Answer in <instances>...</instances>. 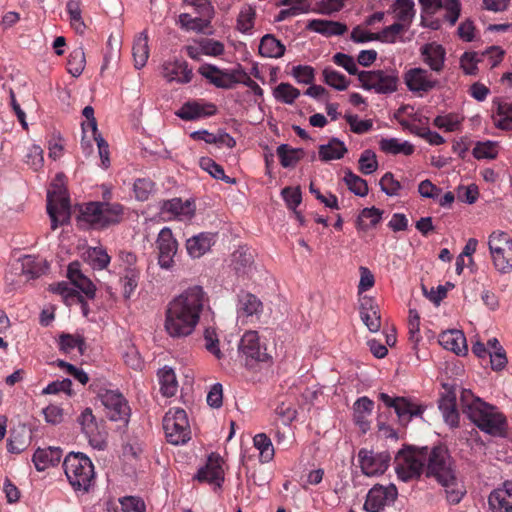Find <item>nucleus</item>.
Listing matches in <instances>:
<instances>
[{
  "mask_svg": "<svg viewBox=\"0 0 512 512\" xmlns=\"http://www.w3.org/2000/svg\"><path fill=\"white\" fill-rule=\"evenodd\" d=\"M209 304L202 286L193 285L174 297L165 311L164 328L172 338L190 336L197 327L201 313Z\"/></svg>",
  "mask_w": 512,
  "mask_h": 512,
  "instance_id": "nucleus-1",
  "label": "nucleus"
},
{
  "mask_svg": "<svg viewBox=\"0 0 512 512\" xmlns=\"http://www.w3.org/2000/svg\"><path fill=\"white\" fill-rule=\"evenodd\" d=\"M427 476L433 477L443 487L446 500L458 504L466 494L462 480L457 476L455 466L448 450L443 446L427 448Z\"/></svg>",
  "mask_w": 512,
  "mask_h": 512,
  "instance_id": "nucleus-2",
  "label": "nucleus"
},
{
  "mask_svg": "<svg viewBox=\"0 0 512 512\" xmlns=\"http://www.w3.org/2000/svg\"><path fill=\"white\" fill-rule=\"evenodd\" d=\"M463 413L483 432L492 436L505 434L507 422L499 410L479 397H475L469 390L461 393Z\"/></svg>",
  "mask_w": 512,
  "mask_h": 512,
  "instance_id": "nucleus-3",
  "label": "nucleus"
},
{
  "mask_svg": "<svg viewBox=\"0 0 512 512\" xmlns=\"http://www.w3.org/2000/svg\"><path fill=\"white\" fill-rule=\"evenodd\" d=\"M102 202H89L81 210L79 221L89 223L95 228H104L110 224L118 223L123 214V207L118 203H109L111 191L103 187Z\"/></svg>",
  "mask_w": 512,
  "mask_h": 512,
  "instance_id": "nucleus-4",
  "label": "nucleus"
},
{
  "mask_svg": "<svg viewBox=\"0 0 512 512\" xmlns=\"http://www.w3.org/2000/svg\"><path fill=\"white\" fill-rule=\"evenodd\" d=\"M63 468L69 483L76 490L88 491L95 472L91 460L83 453H69L64 461Z\"/></svg>",
  "mask_w": 512,
  "mask_h": 512,
  "instance_id": "nucleus-5",
  "label": "nucleus"
},
{
  "mask_svg": "<svg viewBox=\"0 0 512 512\" xmlns=\"http://www.w3.org/2000/svg\"><path fill=\"white\" fill-rule=\"evenodd\" d=\"M427 447L403 448L395 456V471L397 477L403 482L418 479L425 467Z\"/></svg>",
  "mask_w": 512,
  "mask_h": 512,
  "instance_id": "nucleus-6",
  "label": "nucleus"
},
{
  "mask_svg": "<svg viewBox=\"0 0 512 512\" xmlns=\"http://www.w3.org/2000/svg\"><path fill=\"white\" fill-rule=\"evenodd\" d=\"M358 80L361 87L378 94H391L397 90L399 75L393 68L360 71Z\"/></svg>",
  "mask_w": 512,
  "mask_h": 512,
  "instance_id": "nucleus-7",
  "label": "nucleus"
},
{
  "mask_svg": "<svg viewBox=\"0 0 512 512\" xmlns=\"http://www.w3.org/2000/svg\"><path fill=\"white\" fill-rule=\"evenodd\" d=\"M488 248L495 269L502 273L512 271V238L506 232L493 231L488 237Z\"/></svg>",
  "mask_w": 512,
  "mask_h": 512,
  "instance_id": "nucleus-8",
  "label": "nucleus"
},
{
  "mask_svg": "<svg viewBox=\"0 0 512 512\" xmlns=\"http://www.w3.org/2000/svg\"><path fill=\"white\" fill-rule=\"evenodd\" d=\"M163 429L167 441L173 445H182L191 438L187 414L182 408H171L163 418Z\"/></svg>",
  "mask_w": 512,
  "mask_h": 512,
  "instance_id": "nucleus-9",
  "label": "nucleus"
},
{
  "mask_svg": "<svg viewBox=\"0 0 512 512\" xmlns=\"http://www.w3.org/2000/svg\"><path fill=\"white\" fill-rule=\"evenodd\" d=\"M47 213L51 220V229L56 230L60 225H66L71 219L69 197L61 187L47 194Z\"/></svg>",
  "mask_w": 512,
  "mask_h": 512,
  "instance_id": "nucleus-10",
  "label": "nucleus"
},
{
  "mask_svg": "<svg viewBox=\"0 0 512 512\" xmlns=\"http://www.w3.org/2000/svg\"><path fill=\"white\" fill-rule=\"evenodd\" d=\"M239 356L244 359L246 366H252L256 362H264L268 359L266 347L260 343L257 331H246L238 344Z\"/></svg>",
  "mask_w": 512,
  "mask_h": 512,
  "instance_id": "nucleus-11",
  "label": "nucleus"
},
{
  "mask_svg": "<svg viewBox=\"0 0 512 512\" xmlns=\"http://www.w3.org/2000/svg\"><path fill=\"white\" fill-rule=\"evenodd\" d=\"M98 398L106 409V416L111 421H120L128 423L127 400L119 390L100 389Z\"/></svg>",
  "mask_w": 512,
  "mask_h": 512,
  "instance_id": "nucleus-12",
  "label": "nucleus"
},
{
  "mask_svg": "<svg viewBox=\"0 0 512 512\" xmlns=\"http://www.w3.org/2000/svg\"><path fill=\"white\" fill-rule=\"evenodd\" d=\"M397 496L398 490L394 484H376L367 493L364 509L367 512H381L386 506L394 503Z\"/></svg>",
  "mask_w": 512,
  "mask_h": 512,
  "instance_id": "nucleus-13",
  "label": "nucleus"
},
{
  "mask_svg": "<svg viewBox=\"0 0 512 512\" xmlns=\"http://www.w3.org/2000/svg\"><path fill=\"white\" fill-rule=\"evenodd\" d=\"M77 421L94 449L102 451L107 448V433L99 429L91 408H85Z\"/></svg>",
  "mask_w": 512,
  "mask_h": 512,
  "instance_id": "nucleus-14",
  "label": "nucleus"
},
{
  "mask_svg": "<svg viewBox=\"0 0 512 512\" xmlns=\"http://www.w3.org/2000/svg\"><path fill=\"white\" fill-rule=\"evenodd\" d=\"M379 399L390 408H393L401 422L408 423L413 417L421 416L425 406L405 397H391L381 393Z\"/></svg>",
  "mask_w": 512,
  "mask_h": 512,
  "instance_id": "nucleus-15",
  "label": "nucleus"
},
{
  "mask_svg": "<svg viewBox=\"0 0 512 512\" xmlns=\"http://www.w3.org/2000/svg\"><path fill=\"white\" fill-rule=\"evenodd\" d=\"M358 459L361 470L365 475L376 476L383 474L387 470L391 456L386 451L375 453L361 449L358 453Z\"/></svg>",
  "mask_w": 512,
  "mask_h": 512,
  "instance_id": "nucleus-16",
  "label": "nucleus"
},
{
  "mask_svg": "<svg viewBox=\"0 0 512 512\" xmlns=\"http://www.w3.org/2000/svg\"><path fill=\"white\" fill-rule=\"evenodd\" d=\"M158 263L161 268L169 269L174 264V256L177 253L178 244L172 231L164 227L157 237Z\"/></svg>",
  "mask_w": 512,
  "mask_h": 512,
  "instance_id": "nucleus-17",
  "label": "nucleus"
},
{
  "mask_svg": "<svg viewBox=\"0 0 512 512\" xmlns=\"http://www.w3.org/2000/svg\"><path fill=\"white\" fill-rule=\"evenodd\" d=\"M408 89L412 92H429L439 86V81L423 68H412L404 77Z\"/></svg>",
  "mask_w": 512,
  "mask_h": 512,
  "instance_id": "nucleus-18",
  "label": "nucleus"
},
{
  "mask_svg": "<svg viewBox=\"0 0 512 512\" xmlns=\"http://www.w3.org/2000/svg\"><path fill=\"white\" fill-rule=\"evenodd\" d=\"M161 214L167 215L168 220H190L195 214V205L190 200L182 201L180 198H174L162 204Z\"/></svg>",
  "mask_w": 512,
  "mask_h": 512,
  "instance_id": "nucleus-19",
  "label": "nucleus"
},
{
  "mask_svg": "<svg viewBox=\"0 0 512 512\" xmlns=\"http://www.w3.org/2000/svg\"><path fill=\"white\" fill-rule=\"evenodd\" d=\"M198 72L217 88L231 89L235 85V69L221 70L215 65L205 64L199 67Z\"/></svg>",
  "mask_w": 512,
  "mask_h": 512,
  "instance_id": "nucleus-20",
  "label": "nucleus"
},
{
  "mask_svg": "<svg viewBox=\"0 0 512 512\" xmlns=\"http://www.w3.org/2000/svg\"><path fill=\"white\" fill-rule=\"evenodd\" d=\"M162 75L168 82L185 84L192 80L193 71L186 61L174 59L163 64Z\"/></svg>",
  "mask_w": 512,
  "mask_h": 512,
  "instance_id": "nucleus-21",
  "label": "nucleus"
},
{
  "mask_svg": "<svg viewBox=\"0 0 512 512\" xmlns=\"http://www.w3.org/2000/svg\"><path fill=\"white\" fill-rule=\"evenodd\" d=\"M419 2L423 10L428 13H435L444 8L446 10L444 18L450 25H454L460 16V0H419Z\"/></svg>",
  "mask_w": 512,
  "mask_h": 512,
  "instance_id": "nucleus-22",
  "label": "nucleus"
},
{
  "mask_svg": "<svg viewBox=\"0 0 512 512\" xmlns=\"http://www.w3.org/2000/svg\"><path fill=\"white\" fill-rule=\"evenodd\" d=\"M360 317L370 332L375 333L380 330V309L373 298L364 296L360 299Z\"/></svg>",
  "mask_w": 512,
  "mask_h": 512,
  "instance_id": "nucleus-23",
  "label": "nucleus"
},
{
  "mask_svg": "<svg viewBox=\"0 0 512 512\" xmlns=\"http://www.w3.org/2000/svg\"><path fill=\"white\" fill-rule=\"evenodd\" d=\"M422 61L429 66L431 71L440 73L445 64L446 51L442 45L437 43H427L420 49Z\"/></svg>",
  "mask_w": 512,
  "mask_h": 512,
  "instance_id": "nucleus-24",
  "label": "nucleus"
},
{
  "mask_svg": "<svg viewBox=\"0 0 512 512\" xmlns=\"http://www.w3.org/2000/svg\"><path fill=\"white\" fill-rule=\"evenodd\" d=\"M195 479L199 482H206L216 487H221L224 481V472L219 458L210 456L206 465L198 470Z\"/></svg>",
  "mask_w": 512,
  "mask_h": 512,
  "instance_id": "nucleus-25",
  "label": "nucleus"
},
{
  "mask_svg": "<svg viewBox=\"0 0 512 512\" xmlns=\"http://www.w3.org/2000/svg\"><path fill=\"white\" fill-rule=\"evenodd\" d=\"M438 341L444 349L452 351L456 355L465 356L468 352L466 337L460 330L444 331L439 335Z\"/></svg>",
  "mask_w": 512,
  "mask_h": 512,
  "instance_id": "nucleus-26",
  "label": "nucleus"
},
{
  "mask_svg": "<svg viewBox=\"0 0 512 512\" xmlns=\"http://www.w3.org/2000/svg\"><path fill=\"white\" fill-rule=\"evenodd\" d=\"M489 506L493 512H512V482H505L489 495Z\"/></svg>",
  "mask_w": 512,
  "mask_h": 512,
  "instance_id": "nucleus-27",
  "label": "nucleus"
},
{
  "mask_svg": "<svg viewBox=\"0 0 512 512\" xmlns=\"http://www.w3.org/2000/svg\"><path fill=\"white\" fill-rule=\"evenodd\" d=\"M80 266L78 261L70 263L67 269V277L87 298L93 299L95 297L96 287L93 282L82 273Z\"/></svg>",
  "mask_w": 512,
  "mask_h": 512,
  "instance_id": "nucleus-28",
  "label": "nucleus"
},
{
  "mask_svg": "<svg viewBox=\"0 0 512 512\" xmlns=\"http://www.w3.org/2000/svg\"><path fill=\"white\" fill-rule=\"evenodd\" d=\"M215 243V234L202 232L187 239L186 250L190 257L200 258L206 254Z\"/></svg>",
  "mask_w": 512,
  "mask_h": 512,
  "instance_id": "nucleus-29",
  "label": "nucleus"
},
{
  "mask_svg": "<svg viewBox=\"0 0 512 512\" xmlns=\"http://www.w3.org/2000/svg\"><path fill=\"white\" fill-rule=\"evenodd\" d=\"M373 408L374 402L366 396L357 399L353 405V419L364 433L370 428Z\"/></svg>",
  "mask_w": 512,
  "mask_h": 512,
  "instance_id": "nucleus-30",
  "label": "nucleus"
},
{
  "mask_svg": "<svg viewBox=\"0 0 512 512\" xmlns=\"http://www.w3.org/2000/svg\"><path fill=\"white\" fill-rule=\"evenodd\" d=\"M61 457L62 450L59 447L38 448L33 454L32 461L38 471H44L57 465Z\"/></svg>",
  "mask_w": 512,
  "mask_h": 512,
  "instance_id": "nucleus-31",
  "label": "nucleus"
},
{
  "mask_svg": "<svg viewBox=\"0 0 512 512\" xmlns=\"http://www.w3.org/2000/svg\"><path fill=\"white\" fill-rule=\"evenodd\" d=\"M263 311V304L259 298L251 293H243L239 296L237 315L239 318L259 316Z\"/></svg>",
  "mask_w": 512,
  "mask_h": 512,
  "instance_id": "nucleus-32",
  "label": "nucleus"
},
{
  "mask_svg": "<svg viewBox=\"0 0 512 512\" xmlns=\"http://www.w3.org/2000/svg\"><path fill=\"white\" fill-rule=\"evenodd\" d=\"M215 112L216 106L214 104L187 102L176 112V115L183 120H194L203 116L214 115Z\"/></svg>",
  "mask_w": 512,
  "mask_h": 512,
  "instance_id": "nucleus-33",
  "label": "nucleus"
},
{
  "mask_svg": "<svg viewBox=\"0 0 512 512\" xmlns=\"http://www.w3.org/2000/svg\"><path fill=\"white\" fill-rule=\"evenodd\" d=\"M307 28L326 37L343 35L348 30L344 23L324 19L311 20Z\"/></svg>",
  "mask_w": 512,
  "mask_h": 512,
  "instance_id": "nucleus-34",
  "label": "nucleus"
},
{
  "mask_svg": "<svg viewBox=\"0 0 512 512\" xmlns=\"http://www.w3.org/2000/svg\"><path fill=\"white\" fill-rule=\"evenodd\" d=\"M439 409L442 412L444 421L451 427L459 424V414L456 409V394L448 392L439 400Z\"/></svg>",
  "mask_w": 512,
  "mask_h": 512,
  "instance_id": "nucleus-35",
  "label": "nucleus"
},
{
  "mask_svg": "<svg viewBox=\"0 0 512 512\" xmlns=\"http://www.w3.org/2000/svg\"><path fill=\"white\" fill-rule=\"evenodd\" d=\"M414 6L413 0H395L391 8L397 20L396 23L403 24L407 29L415 16Z\"/></svg>",
  "mask_w": 512,
  "mask_h": 512,
  "instance_id": "nucleus-36",
  "label": "nucleus"
},
{
  "mask_svg": "<svg viewBox=\"0 0 512 512\" xmlns=\"http://www.w3.org/2000/svg\"><path fill=\"white\" fill-rule=\"evenodd\" d=\"M347 147L338 138H332L327 144L319 146V158L323 162L338 160L347 153Z\"/></svg>",
  "mask_w": 512,
  "mask_h": 512,
  "instance_id": "nucleus-37",
  "label": "nucleus"
},
{
  "mask_svg": "<svg viewBox=\"0 0 512 512\" xmlns=\"http://www.w3.org/2000/svg\"><path fill=\"white\" fill-rule=\"evenodd\" d=\"M21 261L22 273L32 279L45 274L49 268V264L46 260L35 256L25 255Z\"/></svg>",
  "mask_w": 512,
  "mask_h": 512,
  "instance_id": "nucleus-38",
  "label": "nucleus"
},
{
  "mask_svg": "<svg viewBox=\"0 0 512 512\" xmlns=\"http://www.w3.org/2000/svg\"><path fill=\"white\" fill-rule=\"evenodd\" d=\"M157 375L162 395L165 397L174 396L178 391V382L174 370L165 366L158 371Z\"/></svg>",
  "mask_w": 512,
  "mask_h": 512,
  "instance_id": "nucleus-39",
  "label": "nucleus"
},
{
  "mask_svg": "<svg viewBox=\"0 0 512 512\" xmlns=\"http://www.w3.org/2000/svg\"><path fill=\"white\" fill-rule=\"evenodd\" d=\"M259 53L267 58H280L285 53V46L273 35H264L260 41Z\"/></svg>",
  "mask_w": 512,
  "mask_h": 512,
  "instance_id": "nucleus-40",
  "label": "nucleus"
},
{
  "mask_svg": "<svg viewBox=\"0 0 512 512\" xmlns=\"http://www.w3.org/2000/svg\"><path fill=\"white\" fill-rule=\"evenodd\" d=\"M379 146L386 154L408 156L414 152V146L409 141H401L397 138H383L380 140Z\"/></svg>",
  "mask_w": 512,
  "mask_h": 512,
  "instance_id": "nucleus-41",
  "label": "nucleus"
},
{
  "mask_svg": "<svg viewBox=\"0 0 512 512\" xmlns=\"http://www.w3.org/2000/svg\"><path fill=\"white\" fill-rule=\"evenodd\" d=\"M133 58L136 69L144 67L149 58L148 37L145 32H141L134 40Z\"/></svg>",
  "mask_w": 512,
  "mask_h": 512,
  "instance_id": "nucleus-42",
  "label": "nucleus"
},
{
  "mask_svg": "<svg viewBox=\"0 0 512 512\" xmlns=\"http://www.w3.org/2000/svg\"><path fill=\"white\" fill-rule=\"evenodd\" d=\"M383 211L376 208H364L356 221V226L360 230H367L376 226L382 219Z\"/></svg>",
  "mask_w": 512,
  "mask_h": 512,
  "instance_id": "nucleus-43",
  "label": "nucleus"
},
{
  "mask_svg": "<svg viewBox=\"0 0 512 512\" xmlns=\"http://www.w3.org/2000/svg\"><path fill=\"white\" fill-rule=\"evenodd\" d=\"M277 155L284 168L294 167L304 155L302 149L291 148L287 144H281L277 147Z\"/></svg>",
  "mask_w": 512,
  "mask_h": 512,
  "instance_id": "nucleus-44",
  "label": "nucleus"
},
{
  "mask_svg": "<svg viewBox=\"0 0 512 512\" xmlns=\"http://www.w3.org/2000/svg\"><path fill=\"white\" fill-rule=\"evenodd\" d=\"M255 448L259 451L262 463L270 462L274 457V447L270 438L265 433L256 434L253 438Z\"/></svg>",
  "mask_w": 512,
  "mask_h": 512,
  "instance_id": "nucleus-45",
  "label": "nucleus"
},
{
  "mask_svg": "<svg viewBox=\"0 0 512 512\" xmlns=\"http://www.w3.org/2000/svg\"><path fill=\"white\" fill-rule=\"evenodd\" d=\"M77 348L81 355L86 350L85 339L80 335H72L62 333L59 336V349L64 353H70L73 349Z\"/></svg>",
  "mask_w": 512,
  "mask_h": 512,
  "instance_id": "nucleus-46",
  "label": "nucleus"
},
{
  "mask_svg": "<svg viewBox=\"0 0 512 512\" xmlns=\"http://www.w3.org/2000/svg\"><path fill=\"white\" fill-rule=\"evenodd\" d=\"M85 52L82 47L74 49L67 62V70L73 77H79L85 68Z\"/></svg>",
  "mask_w": 512,
  "mask_h": 512,
  "instance_id": "nucleus-47",
  "label": "nucleus"
},
{
  "mask_svg": "<svg viewBox=\"0 0 512 512\" xmlns=\"http://www.w3.org/2000/svg\"><path fill=\"white\" fill-rule=\"evenodd\" d=\"M66 10L69 14L71 27L75 30L76 33L82 34L86 29V25L82 19V12L80 9L79 1H68L66 5Z\"/></svg>",
  "mask_w": 512,
  "mask_h": 512,
  "instance_id": "nucleus-48",
  "label": "nucleus"
},
{
  "mask_svg": "<svg viewBox=\"0 0 512 512\" xmlns=\"http://www.w3.org/2000/svg\"><path fill=\"white\" fill-rule=\"evenodd\" d=\"M300 91L289 83H280L273 90L274 98L285 104H293L299 97Z\"/></svg>",
  "mask_w": 512,
  "mask_h": 512,
  "instance_id": "nucleus-49",
  "label": "nucleus"
},
{
  "mask_svg": "<svg viewBox=\"0 0 512 512\" xmlns=\"http://www.w3.org/2000/svg\"><path fill=\"white\" fill-rule=\"evenodd\" d=\"M344 181L348 189L357 196L364 197L368 194L367 181L360 176L354 174L352 171H347L344 176Z\"/></svg>",
  "mask_w": 512,
  "mask_h": 512,
  "instance_id": "nucleus-50",
  "label": "nucleus"
},
{
  "mask_svg": "<svg viewBox=\"0 0 512 512\" xmlns=\"http://www.w3.org/2000/svg\"><path fill=\"white\" fill-rule=\"evenodd\" d=\"M379 185L381 191L390 197L399 196L400 191L405 189V185L395 179L391 172H387L381 177Z\"/></svg>",
  "mask_w": 512,
  "mask_h": 512,
  "instance_id": "nucleus-51",
  "label": "nucleus"
},
{
  "mask_svg": "<svg viewBox=\"0 0 512 512\" xmlns=\"http://www.w3.org/2000/svg\"><path fill=\"white\" fill-rule=\"evenodd\" d=\"M200 167L208 172L215 179L223 180L226 183H235L234 179L225 175L222 166L217 164L214 160L209 157H202L199 161Z\"/></svg>",
  "mask_w": 512,
  "mask_h": 512,
  "instance_id": "nucleus-52",
  "label": "nucleus"
},
{
  "mask_svg": "<svg viewBox=\"0 0 512 512\" xmlns=\"http://www.w3.org/2000/svg\"><path fill=\"white\" fill-rule=\"evenodd\" d=\"M256 12L250 5H244L237 18V28L242 33L250 32L254 26Z\"/></svg>",
  "mask_w": 512,
  "mask_h": 512,
  "instance_id": "nucleus-53",
  "label": "nucleus"
},
{
  "mask_svg": "<svg viewBox=\"0 0 512 512\" xmlns=\"http://www.w3.org/2000/svg\"><path fill=\"white\" fill-rule=\"evenodd\" d=\"M324 82L335 88L336 90L343 91L349 86V81L340 72L331 68H325L323 70Z\"/></svg>",
  "mask_w": 512,
  "mask_h": 512,
  "instance_id": "nucleus-54",
  "label": "nucleus"
},
{
  "mask_svg": "<svg viewBox=\"0 0 512 512\" xmlns=\"http://www.w3.org/2000/svg\"><path fill=\"white\" fill-rule=\"evenodd\" d=\"M358 163L360 172L365 175H370L378 169L376 154L370 149H366L362 152Z\"/></svg>",
  "mask_w": 512,
  "mask_h": 512,
  "instance_id": "nucleus-55",
  "label": "nucleus"
},
{
  "mask_svg": "<svg viewBox=\"0 0 512 512\" xmlns=\"http://www.w3.org/2000/svg\"><path fill=\"white\" fill-rule=\"evenodd\" d=\"M472 154L476 159H494L498 154L497 144L492 141L477 142Z\"/></svg>",
  "mask_w": 512,
  "mask_h": 512,
  "instance_id": "nucleus-56",
  "label": "nucleus"
},
{
  "mask_svg": "<svg viewBox=\"0 0 512 512\" xmlns=\"http://www.w3.org/2000/svg\"><path fill=\"white\" fill-rule=\"evenodd\" d=\"M406 29L403 24L393 23L376 33L377 41L384 43H395L398 36Z\"/></svg>",
  "mask_w": 512,
  "mask_h": 512,
  "instance_id": "nucleus-57",
  "label": "nucleus"
},
{
  "mask_svg": "<svg viewBox=\"0 0 512 512\" xmlns=\"http://www.w3.org/2000/svg\"><path fill=\"white\" fill-rule=\"evenodd\" d=\"M204 341L205 348L208 352L213 354L217 359H221L223 357V353L219 348V339L214 328H206L204 331Z\"/></svg>",
  "mask_w": 512,
  "mask_h": 512,
  "instance_id": "nucleus-58",
  "label": "nucleus"
},
{
  "mask_svg": "<svg viewBox=\"0 0 512 512\" xmlns=\"http://www.w3.org/2000/svg\"><path fill=\"white\" fill-rule=\"evenodd\" d=\"M179 22L182 27L188 30L203 31L210 23L208 19L201 17L193 18L187 13H183L179 16Z\"/></svg>",
  "mask_w": 512,
  "mask_h": 512,
  "instance_id": "nucleus-59",
  "label": "nucleus"
},
{
  "mask_svg": "<svg viewBox=\"0 0 512 512\" xmlns=\"http://www.w3.org/2000/svg\"><path fill=\"white\" fill-rule=\"evenodd\" d=\"M345 119L350 126L352 132L356 134H363L372 129L373 122L370 119H360L357 115L347 114Z\"/></svg>",
  "mask_w": 512,
  "mask_h": 512,
  "instance_id": "nucleus-60",
  "label": "nucleus"
},
{
  "mask_svg": "<svg viewBox=\"0 0 512 512\" xmlns=\"http://www.w3.org/2000/svg\"><path fill=\"white\" fill-rule=\"evenodd\" d=\"M291 75L298 83L312 84L314 81V68L309 65H297L292 68Z\"/></svg>",
  "mask_w": 512,
  "mask_h": 512,
  "instance_id": "nucleus-61",
  "label": "nucleus"
},
{
  "mask_svg": "<svg viewBox=\"0 0 512 512\" xmlns=\"http://www.w3.org/2000/svg\"><path fill=\"white\" fill-rule=\"evenodd\" d=\"M25 162L34 170H39L44 163L43 150L39 145H32L25 155Z\"/></svg>",
  "mask_w": 512,
  "mask_h": 512,
  "instance_id": "nucleus-62",
  "label": "nucleus"
},
{
  "mask_svg": "<svg viewBox=\"0 0 512 512\" xmlns=\"http://www.w3.org/2000/svg\"><path fill=\"white\" fill-rule=\"evenodd\" d=\"M199 43L200 50L203 52V55L216 57L222 55L224 52V45L220 41L203 38L199 41Z\"/></svg>",
  "mask_w": 512,
  "mask_h": 512,
  "instance_id": "nucleus-63",
  "label": "nucleus"
},
{
  "mask_svg": "<svg viewBox=\"0 0 512 512\" xmlns=\"http://www.w3.org/2000/svg\"><path fill=\"white\" fill-rule=\"evenodd\" d=\"M28 443L24 435L19 432L11 431L7 439V450L10 453L18 454L24 451Z\"/></svg>",
  "mask_w": 512,
  "mask_h": 512,
  "instance_id": "nucleus-64",
  "label": "nucleus"
}]
</instances>
